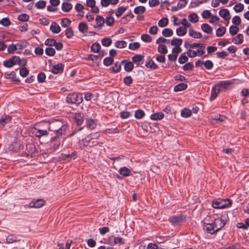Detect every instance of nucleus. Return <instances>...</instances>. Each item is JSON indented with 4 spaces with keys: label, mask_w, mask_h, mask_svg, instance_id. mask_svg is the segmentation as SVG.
Returning <instances> with one entry per match:
<instances>
[{
    "label": "nucleus",
    "mask_w": 249,
    "mask_h": 249,
    "mask_svg": "<svg viewBox=\"0 0 249 249\" xmlns=\"http://www.w3.org/2000/svg\"><path fill=\"white\" fill-rule=\"evenodd\" d=\"M101 43L104 46L108 47L111 44L112 40L109 37H105L102 39Z\"/></svg>",
    "instance_id": "e433bc0d"
},
{
    "label": "nucleus",
    "mask_w": 249,
    "mask_h": 249,
    "mask_svg": "<svg viewBox=\"0 0 249 249\" xmlns=\"http://www.w3.org/2000/svg\"><path fill=\"white\" fill-rule=\"evenodd\" d=\"M124 83L127 86H130L133 82V79L130 76H127L124 78Z\"/></svg>",
    "instance_id": "e2e57ef3"
},
{
    "label": "nucleus",
    "mask_w": 249,
    "mask_h": 249,
    "mask_svg": "<svg viewBox=\"0 0 249 249\" xmlns=\"http://www.w3.org/2000/svg\"><path fill=\"white\" fill-rule=\"evenodd\" d=\"M121 69V63L116 62L114 63V66L112 67V70L114 72H118Z\"/></svg>",
    "instance_id": "a19ab883"
},
{
    "label": "nucleus",
    "mask_w": 249,
    "mask_h": 249,
    "mask_svg": "<svg viewBox=\"0 0 249 249\" xmlns=\"http://www.w3.org/2000/svg\"><path fill=\"white\" fill-rule=\"evenodd\" d=\"M65 35L68 38H71L73 36V32L71 28H69L65 31Z\"/></svg>",
    "instance_id": "774afa93"
},
{
    "label": "nucleus",
    "mask_w": 249,
    "mask_h": 249,
    "mask_svg": "<svg viewBox=\"0 0 249 249\" xmlns=\"http://www.w3.org/2000/svg\"><path fill=\"white\" fill-rule=\"evenodd\" d=\"M126 45L127 43L124 40H118L114 43L115 47L120 49L125 48L126 46Z\"/></svg>",
    "instance_id": "473e14b6"
},
{
    "label": "nucleus",
    "mask_w": 249,
    "mask_h": 249,
    "mask_svg": "<svg viewBox=\"0 0 249 249\" xmlns=\"http://www.w3.org/2000/svg\"><path fill=\"white\" fill-rule=\"evenodd\" d=\"M67 128V125L59 120H55L48 124V130L54 132L55 134V136L51 138V141L57 140L65 134Z\"/></svg>",
    "instance_id": "f257e3e1"
},
{
    "label": "nucleus",
    "mask_w": 249,
    "mask_h": 249,
    "mask_svg": "<svg viewBox=\"0 0 249 249\" xmlns=\"http://www.w3.org/2000/svg\"><path fill=\"white\" fill-rule=\"evenodd\" d=\"M18 241L17 237L16 236L12 234H10L7 236L6 237V242L9 244H12Z\"/></svg>",
    "instance_id": "ea45409f"
},
{
    "label": "nucleus",
    "mask_w": 249,
    "mask_h": 249,
    "mask_svg": "<svg viewBox=\"0 0 249 249\" xmlns=\"http://www.w3.org/2000/svg\"><path fill=\"white\" fill-rule=\"evenodd\" d=\"M193 67V63L192 62H188L183 66V70L185 71H188L192 70Z\"/></svg>",
    "instance_id": "338daca9"
},
{
    "label": "nucleus",
    "mask_w": 249,
    "mask_h": 249,
    "mask_svg": "<svg viewBox=\"0 0 249 249\" xmlns=\"http://www.w3.org/2000/svg\"><path fill=\"white\" fill-rule=\"evenodd\" d=\"M239 28L236 26H231L229 29V32L231 36L235 35L239 32Z\"/></svg>",
    "instance_id": "8fccbe9b"
},
{
    "label": "nucleus",
    "mask_w": 249,
    "mask_h": 249,
    "mask_svg": "<svg viewBox=\"0 0 249 249\" xmlns=\"http://www.w3.org/2000/svg\"><path fill=\"white\" fill-rule=\"evenodd\" d=\"M140 44L139 42H135L129 44V49L131 50H135L139 48Z\"/></svg>",
    "instance_id": "13d9d810"
},
{
    "label": "nucleus",
    "mask_w": 249,
    "mask_h": 249,
    "mask_svg": "<svg viewBox=\"0 0 249 249\" xmlns=\"http://www.w3.org/2000/svg\"><path fill=\"white\" fill-rule=\"evenodd\" d=\"M231 204V201L229 199L217 198L213 201L212 206L214 209H224L230 206Z\"/></svg>",
    "instance_id": "f03ea898"
},
{
    "label": "nucleus",
    "mask_w": 249,
    "mask_h": 249,
    "mask_svg": "<svg viewBox=\"0 0 249 249\" xmlns=\"http://www.w3.org/2000/svg\"><path fill=\"white\" fill-rule=\"evenodd\" d=\"M162 34L165 37H170L173 35V32L171 29L165 28L162 30Z\"/></svg>",
    "instance_id": "c9c22d12"
},
{
    "label": "nucleus",
    "mask_w": 249,
    "mask_h": 249,
    "mask_svg": "<svg viewBox=\"0 0 249 249\" xmlns=\"http://www.w3.org/2000/svg\"><path fill=\"white\" fill-rule=\"evenodd\" d=\"M168 19L166 18H163L158 21V25L160 27H164L168 25Z\"/></svg>",
    "instance_id": "58836bf2"
},
{
    "label": "nucleus",
    "mask_w": 249,
    "mask_h": 249,
    "mask_svg": "<svg viewBox=\"0 0 249 249\" xmlns=\"http://www.w3.org/2000/svg\"><path fill=\"white\" fill-rule=\"evenodd\" d=\"M86 126L89 129L93 130L97 126V121L92 119H89L86 122Z\"/></svg>",
    "instance_id": "f3484780"
},
{
    "label": "nucleus",
    "mask_w": 249,
    "mask_h": 249,
    "mask_svg": "<svg viewBox=\"0 0 249 249\" xmlns=\"http://www.w3.org/2000/svg\"><path fill=\"white\" fill-rule=\"evenodd\" d=\"M121 63H125L124 66V69L126 71H131L134 68V64L132 62L124 60L122 61Z\"/></svg>",
    "instance_id": "dca6fc26"
},
{
    "label": "nucleus",
    "mask_w": 249,
    "mask_h": 249,
    "mask_svg": "<svg viewBox=\"0 0 249 249\" xmlns=\"http://www.w3.org/2000/svg\"><path fill=\"white\" fill-rule=\"evenodd\" d=\"M164 117V114L161 112L152 114L150 115V119L152 120H161Z\"/></svg>",
    "instance_id": "5701e85b"
},
{
    "label": "nucleus",
    "mask_w": 249,
    "mask_h": 249,
    "mask_svg": "<svg viewBox=\"0 0 249 249\" xmlns=\"http://www.w3.org/2000/svg\"><path fill=\"white\" fill-rule=\"evenodd\" d=\"M71 21L70 19L68 18H64L63 19H62L61 20V25L63 27H68L70 24H71Z\"/></svg>",
    "instance_id": "603ef678"
},
{
    "label": "nucleus",
    "mask_w": 249,
    "mask_h": 249,
    "mask_svg": "<svg viewBox=\"0 0 249 249\" xmlns=\"http://www.w3.org/2000/svg\"><path fill=\"white\" fill-rule=\"evenodd\" d=\"M66 101L68 103L79 105L83 101L82 94L78 93H71L68 95Z\"/></svg>",
    "instance_id": "7ed1b4c3"
},
{
    "label": "nucleus",
    "mask_w": 249,
    "mask_h": 249,
    "mask_svg": "<svg viewBox=\"0 0 249 249\" xmlns=\"http://www.w3.org/2000/svg\"><path fill=\"white\" fill-rule=\"evenodd\" d=\"M244 7L243 4L238 3L234 5L233 9L236 12H240L243 10Z\"/></svg>",
    "instance_id": "680f3d73"
},
{
    "label": "nucleus",
    "mask_w": 249,
    "mask_h": 249,
    "mask_svg": "<svg viewBox=\"0 0 249 249\" xmlns=\"http://www.w3.org/2000/svg\"><path fill=\"white\" fill-rule=\"evenodd\" d=\"M133 62L136 63L138 66L142 64L144 61V56L142 54H136L132 58Z\"/></svg>",
    "instance_id": "4468645a"
},
{
    "label": "nucleus",
    "mask_w": 249,
    "mask_h": 249,
    "mask_svg": "<svg viewBox=\"0 0 249 249\" xmlns=\"http://www.w3.org/2000/svg\"><path fill=\"white\" fill-rule=\"evenodd\" d=\"M213 223L215 226V229H216L217 231L222 227H223L225 224L224 220H223L221 218H217L215 219Z\"/></svg>",
    "instance_id": "9d476101"
},
{
    "label": "nucleus",
    "mask_w": 249,
    "mask_h": 249,
    "mask_svg": "<svg viewBox=\"0 0 249 249\" xmlns=\"http://www.w3.org/2000/svg\"><path fill=\"white\" fill-rule=\"evenodd\" d=\"M189 36L195 38H200L202 37V34L200 32H197L193 29H191L189 31Z\"/></svg>",
    "instance_id": "4be33fe9"
},
{
    "label": "nucleus",
    "mask_w": 249,
    "mask_h": 249,
    "mask_svg": "<svg viewBox=\"0 0 249 249\" xmlns=\"http://www.w3.org/2000/svg\"><path fill=\"white\" fill-rule=\"evenodd\" d=\"M60 140L61 137H59L57 140H55L54 141H51V139H50V142H53L52 145V148L53 151H55L59 148L60 145L61 144Z\"/></svg>",
    "instance_id": "393cba45"
},
{
    "label": "nucleus",
    "mask_w": 249,
    "mask_h": 249,
    "mask_svg": "<svg viewBox=\"0 0 249 249\" xmlns=\"http://www.w3.org/2000/svg\"><path fill=\"white\" fill-rule=\"evenodd\" d=\"M127 8L126 7L121 6L119 7L117 9V10L115 13V15L117 17H120L127 10Z\"/></svg>",
    "instance_id": "7c9ffc66"
},
{
    "label": "nucleus",
    "mask_w": 249,
    "mask_h": 249,
    "mask_svg": "<svg viewBox=\"0 0 249 249\" xmlns=\"http://www.w3.org/2000/svg\"><path fill=\"white\" fill-rule=\"evenodd\" d=\"M226 31V28L224 27L219 28L216 31V36L218 37L222 36L225 35Z\"/></svg>",
    "instance_id": "f704fd0d"
},
{
    "label": "nucleus",
    "mask_w": 249,
    "mask_h": 249,
    "mask_svg": "<svg viewBox=\"0 0 249 249\" xmlns=\"http://www.w3.org/2000/svg\"><path fill=\"white\" fill-rule=\"evenodd\" d=\"M105 21L107 25L111 26L114 24V18L112 17H108Z\"/></svg>",
    "instance_id": "69168bd1"
},
{
    "label": "nucleus",
    "mask_w": 249,
    "mask_h": 249,
    "mask_svg": "<svg viewBox=\"0 0 249 249\" xmlns=\"http://www.w3.org/2000/svg\"><path fill=\"white\" fill-rule=\"evenodd\" d=\"M219 16L224 18L226 21L230 19V15L228 10L227 9H222L219 11Z\"/></svg>",
    "instance_id": "2eb2a0df"
},
{
    "label": "nucleus",
    "mask_w": 249,
    "mask_h": 249,
    "mask_svg": "<svg viewBox=\"0 0 249 249\" xmlns=\"http://www.w3.org/2000/svg\"><path fill=\"white\" fill-rule=\"evenodd\" d=\"M201 29L205 33L211 34L213 31V28L207 23H203L201 25Z\"/></svg>",
    "instance_id": "412c9836"
},
{
    "label": "nucleus",
    "mask_w": 249,
    "mask_h": 249,
    "mask_svg": "<svg viewBox=\"0 0 249 249\" xmlns=\"http://www.w3.org/2000/svg\"><path fill=\"white\" fill-rule=\"evenodd\" d=\"M79 31L82 33H85L88 29L87 24L85 22H80L78 25Z\"/></svg>",
    "instance_id": "c85d7f7f"
},
{
    "label": "nucleus",
    "mask_w": 249,
    "mask_h": 249,
    "mask_svg": "<svg viewBox=\"0 0 249 249\" xmlns=\"http://www.w3.org/2000/svg\"><path fill=\"white\" fill-rule=\"evenodd\" d=\"M186 220V216L183 214L173 215L170 217L169 221L173 226L180 225Z\"/></svg>",
    "instance_id": "20e7f679"
},
{
    "label": "nucleus",
    "mask_w": 249,
    "mask_h": 249,
    "mask_svg": "<svg viewBox=\"0 0 249 249\" xmlns=\"http://www.w3.org/2000/svg\"><path fill=\"white\" fill-rule=\"evenodd\" d=\"M221 89L216 85L214 86L211 90V94L210 97V100L213 101L216 98L219 93L220 92Z\"/></svg>",
    "instance_id": "f8f14e48"
},
{
    "label": "nucleus",
    "mask_w": 249,
    "mask_h": 249,
    "mask_svg": "<svg viewBox=\"0 0 249 249\" xmlns=\"http://www.w3.org/2000/svg\"><path fill=\"white\" fill-rule=\"evenodd\" d=\"M113 62V58L111 57H106L103 60V64L106 66H110Z\"/></svg>",
    "instance_id": "3c124183"
},
{
    "label": "nucleus",
    "mask_w": 249,
    "mask_h": 249,
    "mask_svg": "<svg viewBox=\"0 0 249 249\" xmlns=\"http://www.w3.org/2000/svg\"><path fill=\"white\" fill-rule=\"evenodd\" d=\"M32 134L37 138H40L48 135V130L39 128L34 127L31 130Z\"/></svg>",
    "instance_id": "39448f33"
},
{
    "label": "nucleus",
    "mask_w": 249,
    "mask_h": 249,
    "mask_svg": "<svg viewBox=\"0 0 249 249\" xmlns=\"http://www.w3.org/2000/svg\"><path fill=\"white\" fill-rule=\"evenodd\" d=\"M244 36L241 34H239L237 36L232 39V42L236 44H240L243 41Z\"/></svg>",
    "instance_id": "6ab92c4d"
},
{
    "label": "nucleus",
    "mask_w": 249,
    "mask_h": 249,
    "mask_svg": "<svg viewBox=\"0 0 249 249\" xmlns=\"http://www.w3.org/2000/svg\"><path fill=\"white\" fill-rule=\"evenodd\" d=\"M187 88V85L185 83H180L174 87L175 91H179L185 89Z\"/></svg>",
    "instance_id": "cd10ccee"
},
{
    "label": "nucleus",
    "mask_w": 249,
    "mask_h": 249,
    "mask_svg": "<svg viewBox=\"0 0 249 249\" xmlns=\"http://www.w3.org/2000/svg\"><path fill=\"white\" fill-rule=\"evenodd\" d=\"M4 77L6 79H12L13 81L16 80V74L14 71H12L10 73H5L4 74Z\"/></svg>",
    "instance_id": "a18cd8bd"
},
{
    "label": "nucleus",
    "mask_w": 249,
    "mask_h": 249,
    "mask_svg": "<svg viewBox=\"0 0 249 249\" xmlns=\"http://www.w3.org/2000/svg\"><path fill=\"white\" fill-rule=\"evenodd\" d=\"M119 174L122 177H127L131 175V170L127 167L124 166L121 167L119 170Z\"/></svg>",
    "instance_id": "9b49d317"
},
{
    "label": "nucleus",
    "mask_w": 249,
    "mask_h": 249,
    "mask_svg": "<svg viewBox=\"0 0 249 249\" xmlns=\"http://www.w3.org/2000/svg\"><path fill=\"white\" fill-rule=\"evenodd\" d=\"M231 84V82L229 81H223L220 82L219 83L216 84L217 86L218 87L219 89H227Z\"/></svg>",
    "instance_id": "aec40b11"
},
{
    "label": "nucleus",
    "mask_w": 249,
    "mask_h": 249,
    "mask_svg": "<svg viewBox=\"0 0 249 249\" xmlns=\"http://www.w3.org/2000/svg\"><path fill=\"white\" fill-rule=\"evenodd\" d=\"M37 80L39 83L45 82L46 79V75L44 72H40L37 75Z\"/></svg>",
    "instance_id": "bf43d9fd"
},
{
    "label": "nucleus",
    "mask_w": 249,
    "mask_h": 249,
    "mask_svg": "<svg viewBox=\"0 0 249 249\" xmlns=\"http://www.w3.org/2000/svg\"><path fill=\"white\" fill-rule=\"evenodd\" d=\"M188 19L193 23H196L198 21V17L196 13H193L188 16Z\"/></svg>",
    "instance_id": "4c0bfd02"
},
{
    "label": "nucleus",
    "mask_w": 249,
    "mask_h": 249,
    "mask_svg": "<svg viewBox=\"0 0 249 249\" xmlns=\"http://www.w3.org/2000/svg\"><path fill=\"white\" fill-rule=\"evenodd\" d=\"M182 43V40L180 38H174L171 42V44L175 47H179Z\"/></svg>",
    "instance_id": "37998d69"
},
{
    "label": "nucleus",
    "mask_w": 249,
    "mask_h": 249,
    "mask_svg": "<svg viewBox=\"0 0 249 249\" xmlns=\"http://www.w3.org/2000/svg\"><path fill=\"white\" fill-rule=\"evenodd\" d=\"M141 39L145 42H151L152 40V37L147 34H143L141 36Z\"/></svg>",
    "instance_id": "864d4df0"
},
{
    "label": "nucleus",
    "mask_w": 249,
    "mask_h": 249,
    "mask_svg": "<svg viewBox=\"0 0 249 249\" xmlns=\"http://www.w3.org/2000/svg\"><path fill=\"white\" fill-rule=\"evenodd\" d=\"M3 65L6 68H12L14 65V62L12 60L11 58L5 60L3 62Z\"/></svg>",
    "instance_id": "0e129e2a"
},
{
    "label": "nucleus",
    "mask_w": 249,
    "mask_h": 249,
    "mask_svg": "<svg viewBox=\"0 0 249 249\" xmlns=\"http://www.w3.org/2000/svg\"><path fill=\"white\" fill-rule=\"evenodd\" d=\"M55 50L50 47H47L45 49L46 54L50 56H53L55 54Z\"/></svg>",
    "instance_id": "de8ad7c7"
},
{
    "label": "nucleus",
    "mask_w": 249,
    "mask_h": 249,
    "mask_svg": "<svg viewBox=\"0 0 249 249\" xmlns=\"http://www.w3.org/2000/svg\"><path fill=\"white\" fill-rule=\"evenodd\" d=\"M101 49L100 45L98 43H93L91 46V50L93 53H98Z\"/></svg>",
    "instance_id": "09e8293b"
},
{
    "label": "nucleus",
    "mask_w": 249,
    "mask_h": 249,
    "mask_svg": "<svg viewBox=\"0 0 249 249\" xmlns=\"http://www.w3.org/2000/svg\"><path fill=\"white\" fill-rule=\"evenodd\" d=\"M19 74L21 76L25 77L29 74V71L26 67L22 68L19 71Z\"/></svg>",
    "instance_id": "052dcab7"
},
{
    "label": "nucleus",
    "mask_w": 249,
    "mask_h": 249,
    "mask_svg": "<svg viewBox=\"0 0 249 249\" xmlns=\"http://www.w3.org/2000/svg\"><path fill=\"white\" fill-rule=\"evenodd\" d=\"M45 204L44 200L42 199H38L35 201H31L29 206L30 207L39 208L43 206Z\"/></svg>",
    "instance_id": "6e6552de"
},
{
    "label": "nucleus",
    "mask_w": 249,
    "mask_h": 249,
    "mask_svg": "<svg viewBox=\"0 0 249 249\" xmlns=\"http://www.w3.org/2000/svg\"><path fill=\"white\" fill-rule=\"evenodd\" d=\"M50 30L52 32L55 34H58L61 31V28L59 25L56 22H53L50 26Z\"/></svg>",
    "instance_id": "a211bd4d"
},
{
    "label": "nucleus",
    "mask_w": 249,
    "mask_h": 249,
    "mask_svg": "<svg viewBox=\"0 0 249 249\" xmlns=\"http://www.w3.org/2000/svg\"><path fill=\"white\" fill-rule=\"evenodd\" d=\"M64 70V66L61 63H58L53 66L52 72L54 74H57L61 73Z\"/></svg>",
    "instance_id": "1a4fd4ad"
},
{
    "label": "nucleus",
    "mask_w": 249,
    "mask_h": 249,
    "mask_svg": "<svg viewBox=\"0 0 249 249\" xmlns=\"http://www.w3.org/2000/svg\"><path fill=\"white\" fill-rule=\"evenodd\" d=\"M203 63L205 68L208 70H211L213 67V62L210 60H207L205 61H204Z\"/></svg>",
    "instance_id": "79ce46f5"
},
{
    "label": "nucleus",
    "mask_w": 249,
    "mask_h": 249,
    "mask_svg": "<svg viewBox=\"0 0 249 249\" xmlns=\"http://www.w3.org/2000/svg\"><path fill=\"white\" fill-rule=\"evenodd\" d=\"M95 21L96 25L94 27L99 30L101 29L105 22V19L102 16L98 15L96 17Z\"/></svg>",
    "instance_id": "ddd939ff"
},
{
    "label": "nucleus",
    "mask_w": 249,
    "mask_h": 249,
    "mask_svg": "<svg viewBox=\"0 0 249 249\" xmlns=\"http://www.w3.org/2000/svg\"><path fill=\"white\" fill-rule=\"evenodd\" d=\"M180 114L182 117L188 118L192 115V111L189 108H184L181 110Z\"/></svg>",
    "instance_id": "b1692460"
},
{
    "label": "nucleus",
    "mask_w": 249,
    "mask_h": 249,
    "mask_svg": "<svg viewBox=\"0 0 249 249\" xmlns=\"http://www.w3.org/2000/svg\"><path fill=\"white\" fill-rule=\"evenodd\" d=\"M146 11V8L143 6H138L135 7L134 9V12L136 15H141L144 13Z\"/></svg>",
    "instance_id": "bb28decb"
},
{
    "label": "nucleus",
    "mask_w": 249,
    "mask_h": 249,
    "mask_svg": "<svg viewBox=\"0 0 249 249\" xmlns=\"http://www.w3.org/2000/svg\"><path fill=\"white\" fill-rule=\"evenodd\" d=\"M46 5V2L44 0H40L37 2L35 6L37 9H44Z\"/></svg>",
    "instance_id": "6e6d98bb"
},
{
    "label": "nucleus",
    "mask_w": 249,
    "mask_h": 249,
    "mask_svg": "<svg viewBox=\"0 0 249 249\" xmlns=\"http://www.w3.org/2000/svg\"><path fill=\"white\" fill-rule=\"evenodd\" d=\"M72 8V5L68 2H63L62 4V10L64 12H68L70 11Z\"/></svg>",
    "instance_id": "c756f323"
},
{
    "label": "nucleus",
    "mask_w": 249,
    "mask_h": 249,
    "mask_svg": "<svg viewBox=\"0 0 249 249\" xmlns=\"http://www.w3.org/2000/svg\"><path fill=\"white\" fill-rule=\"evenodd\" d=\"M144 112L141 109H138L135 111L134 116L137 119H141L144 117Z\"/></svg>",
    "instance_id": "72a5a7b5"
},
{
    "label": "nucleus",
    "mask_w": 249,
    "mask_h": 249,
    "mask_svg": "<svg viewBox=\"0 0 249 249\" xmlns=\"http://www.w3.org/2000/svg\"><path fill=\"white\" fill-rule=\"evenodd\" d=\"M95 0H86V5L91 8V11L94 13H98L99 12V8L95 5Z\"/></svg>",
    "instance_id": "0eeeda50"
},
{
    "label": "nucleus",
    "mask_w": 249,
    "mask_h": 249,
    "mask_svg": "<svg viewBox=\"0 0 249 249\" xmlns=\"http://www.w3.org/2000/svg\"><path fill=\"white\" fill-rule=\"evenodd\" d=\"M188 60V58L185 53H182L178 58V62L182 64L186 63Z\"/></svg>",
    "instance_id": "5fc2aeb1"
},
{
    "label": "nucleus",
    "mask_w": 249,
    "mask_h": 249,
    "mask_svg": "<svg viewBox=\"0 0 249 249\" xmlns=\"http://www.w3.org/2000/svg\"><path fill=\"white\" fill-rule=\"evenodd\" d=\"M145 66L152 70H156L158 68L157 65L152 59H150L148 61L146 62Z\"/></svg>",
    "instance_id": "a878e982"
},
{
    "label": "nucleus",
    "mask_w": 249,
    "mask_h": 249,
    "mask_svg": "<svg viewBox=\"0 0 249 249\" xmlns=\"http://www.w3.org/2000/svg\"><path fill=\"white\" fill-rule=\"evenodd\" d=\"M113 243L115 245H122L124 244V242L123 238L120 237H117L114 238Z\"/></svg>",
    "instance_id": "4d7b16f0"
},
{
    "label": "nucleus",
    "mask_w": 249,
    "mask_h": 249,
    "mask_svg": "<svg viewBox=\"0 0 249 249\" xmlns=\"http://www.w3.org/2000/svg\"><path fill=\"white\" fill-rule=\"evenodd\" d=\"M158 52L161 54H166L168 50L167 47L165 45H159L158 47Z\"/></svg>",
    "instance_id": "c03bdc74"
},
{
    "label": "nucleus",
    "mask_w": 249,
    "mask_h": 249,
    "mask_svg": "<svg viewBox=\"0 0 249 249\" xmlns=\"http://www.w3.org/2000/svg\"><path fill=\"white\" fill-rule=\"evenodd\" d=\"M176 33L178 36H182L187 33V29L183 27H179L176 29Z\"/></svg>",
    "instance_id": "2f4dec72"
},
{
    "label": "nucleus",
    "mask_w": 249,
    "mask_h": 249,
    "mask_svg": "<svg viewBox=\"0 0 249 249\" xmlns=\"http://www.w3.org/2000/svg\"><path fill=\"white\" fill-rule=\"evenodd\" d=\"M203 229L208 233L211 234H213L217 232L213 222L212 223H204Z\"/></svg>",
    "instance_id": "423d86ee"
},
{
    "label": "nucleus",
    "mask_w": 249,
    "mask_h": 249,
    "mask_svg": "<svg viewBox=\"0 0 249 249\" xmlns=\"http://www.w3.org/2000/svg\"><path fill=\"white\" fill-rule=\"evenodd\" d=\"M134 17V15L132 13L131 11L126 14L124 17H123L122 18V20H125L126 22L129 21L131 19H132Z\"/></svg>",
    "instance_id": "49530a36"
}]
</instances>
